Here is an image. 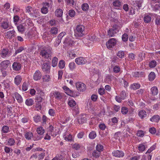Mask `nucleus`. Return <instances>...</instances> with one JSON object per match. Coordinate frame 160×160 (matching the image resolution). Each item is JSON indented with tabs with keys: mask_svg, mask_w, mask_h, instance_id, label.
<instances>
[{
	"mask_svg": "<svg viewBox=\"0 0 160 160\" xmlns=\"http://www.w3.org/2000/svg\"><path fill=\"white\" fill-rule=\"evenodd\" d=\"M68 103L69 106L71 107L75 106L76 104L75 101L73 99L68 100Z\"/></svg>",
	"mask_w": 160,
	"mask_h": 160,
	"instance_id": "58836bf2",
	"label": "nucleus"
},
{
	"mask_svg": "<svg viewBox=\"0 0 160 160\" xmlns=\"http://www.w3.org/2000/svg\"><path fill=\"white\" fill-rule=\"evenodd\" d=\"M41 135L39 134H36L34 136H33V140L34 141H38L40 140L42 137L41 136Z\"/></svg>",
	"mask_w": 160,
	"mask_h": 160,
	"instance_id": "4d7b16f0",
	"label": "nucleus"
},
{
	"mask_svg": "<svg viewBox=\"0 0 160 160\" xmlns=\"http://www.w3.org/2000/svg\"><path fill=\"white\" fill-rule=\"evenodd\" d=\"M63 137L66 141L71 142L73 140L72 135L68 132L64 133L63 135Z\"/></svg>",
	"mask_w": 160,
	"mask_h": 160,
	"instance_id": "ddd939ff",
	"label": "nucleus"
},
{
	"mask_svg": "<svg viewBox=\"0 0 160 160\" xmlns=\"http://www.w3.org/2000/svg\"><path fill=\"white\" fill-rule=\"evenodd\" d=\"M138 115L141 118L143 119L147 116L146 112L143 110H141L138 112Z\"/></svg>",
	"mask_w": 160,
	"mask_h": 160,
	"instance_id": "f704fd0d",
	"label": "nucleus"
},
{
	"mask_svg": "<svg viewBox=\"0 0 160 160\" xmlns=\"http://www.w3.org/2000/svg\"><path fill=\"white\" fill-rule=\"evenodd\" d=\"M89 5L87 3H84L82 5V8L83 10L86 11L88 10L89 8Z\"/></svg>",
	"mask_w": 160,
	"mask_h": 160,
	"instance_id": "6e6d98bb",
	"label": "nucleus"
},
{
	"mask_svg": "<svg viewBox=\"0 0 160 160\" xmlns=\"http://www.w3.org/2000/svg\"><path fill=\"white\" fill-rule=\"evenodd\" d=\"M101 154V152L96 150H94L92 153V155L93 157L95 158H98L99 157Z\"/></svg>",
	"mask_w": 160,
	"mask_h": 160,
	"instance_id": "c03bdc74",
	"label": "nucleus"
},
{
	"mask_svg": "<svg viewBox=\"0 0 160 160\" xmlns=\"http://www.w3.org/2000/svg\"><path fill=\"white\" fill-rule=\"evenodd\" d=\"M36 130L38 134L40 135H42L45 132L44 129L41 126H39L37 128Z\"/></svg>",
	"mask_w": 160,
	"mask_h": 160,
	"instance_id": "393cba45",
	"label": "nucleus"
},
{
	"mask_svg": "<svg viewBox=\"0 0 160 160\" xmlns=\"http://www.w3.org/2000/svg\"><path fill=\"white\" fill-rule=\"evenodd\" d=\"M52 49L50 47H44L41 51L40 54L43 57L48 59L52 56Z\"/></svg>",
	"mask_w": 160,
	"mask_h": 160,
	"instance_id": "7ed1b4c3",
	"label": "nucleus"
},
{
	"mask_svg": "<svg viewBox=\"0 0 160 160\" xmlns=\"http://www.w3.org/2000/svg\"><path fill=\"white\" fill-rule=\"evenodd\" d=\"M29 84L28 82H24L22 84V91H25L28 90Z\"/></svg>",
	"mask_w": 160,
	"mask_h": 160,
	"instance_id": "37998d69",
	"label": "nucleus"
},
{
	"mask_svg": "<svg viewBox=\"0 0 160 160\" xmlns=\"http://www.w3.org/2000/svg\"><path fill=\"white\" fill-rule=\"evenodd\" d=\"M149 66L151 68L155 67L157 65V62L155 60H152L150 62Z\"/></svg>",
	"mask_w": 160,
	"mask_h": 160,
	"instance_id": "5fc2aeb1",
	"label": "nucleus"
},
{
	"mask_svg": "<svg viewBox=\"0 0 160 160\" xmlns=\"http://www.w3.org/2000/svg\"><path fill=\"white\" fill-rule=\"evenodd\" d=\"M146 147L144 143H141L139 145L138 147V149L140 152H142L145 149Z\"/></svg>",
	"mask_w": 160,
	"mask_h": 160,
	"instance_id": "4c0bfd02",
	"label": "nucleus"
},
{
	"mask_svg": "<svg viewBox=\"0 0 160 160\" xmlns=\"http://www.w3.org/2000/svg\"><path fill=\"white\" fill-rule=\"evenodd\" d=\"M50 65L47 63H44L42 65V69L44 72H50Z\"/></svg>",
	"mask_w": 160,
	"mask_h": 160,
	"instance_id": "f3484780",
	"label": "nucleus"
},
{
	"mask_svg": "<svg viewBox=\"0 0 160 160\" xmlns=\"http://www.w3.org/2000/svg\"><path fill=\"white\" fill-rule=\"evenodd\" d=\"M67 5L73 7L75 4L74 0H68L67 2Z\"/></svg>",
	"mask_w": 160,
	"mask_h": 160,
	"instance_id": "bf43d9fd",
	"label": "nucleus"
},
{
	"mask_svg": "<svg viewBox=\"0 0 160 160\" xmlns=\"http://www.w3.org/2000/svg\"><path fill=\"white\" fill-rule=\"evenodd\" d=\"M32 24L30 18L27 19L25 22L20 24L17 27L18 31L21 33H23L26 30L32 27Z\"/></svg>",
	"mask_w": 160,
	"mask_h": 160,
	"instance_id": "f257e3e1",
	"label": "nucleus"
},
{
	"mask_svg": "<svg viewBox=\"0 0 160 160\" xmlns=\"http://www.w3.org/2000/svg\"><path fill=\"white\" fill-rule=\"evenodd\" d=\"M116 79V78L112 75H107L106 76L105 80L106 82L109 83L113 80L115 81Z\"/></svg>",
	"mask_w": 160,
	"mask_h": 160,
	"instance_id": "aec40b11",
	"label": "nucleus"
},
{
	"mask_svg": "<svg viewBox=\"0 0 160 160\" xmlns=\"http://www.w3.org/2000/svg\"><path fill=\"white\" fill-rule=\"evenodd\" d=\"M9 128L8 126H4L2 128V131L3 133H8L9 132Z\"/></svg>",
	"mask_w": 160,
	"mask_h": 160,
	"instance_id": "3c124183",
	"label": "nucleus"
},
{
	"mask_svg": "<svg viewBox=\"0 0 160 160\" xmlns=\"http://www.w3.org/2000/svg\"><path fill=\"white\" fill-rule=\"evenodd\" d=\"M30 16L33 19L38 18L39 16V12L38 10L37 9H34Z\"/></svg>",
	"mask_w": 160,
	"mask_h": 160,
	"instance_id": "a211bd4d",
	"label": "nucleus"
},
{
	"mask_svg": "<svg viewBox=\"0 0 160 160\" xmlns=\"http://www.w3.org/2000/svg\"><path fill=\"white\" fill-rule=\"evenodd\" d=\"M85 34L84 27L82 25H78L74 30V35L77 38L82 37Z\"/></svg>",
	"mask_w": 160,
	"mask_h": 160,
	"instance_id": "f03ea898",
	"label": "nucleus"
},
{
	"mask_svg": "<svg viewBox=\"0 0 160 160\" xmlns=\"http://www.w3.org/2000/svg\"><path fill=\"white\" fill-rule=\"evenodd\" d=\"M62 88L65 92L68 95L70 96H71L74 97L75 96V95L73 94V92L69 88H68L66 86H64L62 87Z\"/></svg>",
	"mask_w": 160,
	"mask_h": 160,
	"instance_id": "6ab92c4d",
	"label": "nucleus"
},
{
	"mask_svg": "<svg viewBox=\"0 0 160 160\" xmlns=\"http://www.w3.org/2000/svg\"><path fill=\"white\" fill-rule=\"evenodd\" d=\"M86 59L82 57L76 58L75 59V62L78 65L84 64L86 63Z\"/></svg>",
	"mask_w": 160,
	"mask_h": 160,
	"instance_id": "9b49d317",
	"label": "nucleus"
},
{
	"mask_svg": "<svg viewBox=\"0 0 160 160\" xmlns=\"http://www.w3.org/2000/svg\"><path fill=\"white\" fill-rule=\"evenodd\" d=\"M121 2L118 0H115L113 2V5L114 7H119L120 6Z\"/></svg>",
	"mask_w": 160,
	"mask_h": 160,
	"instance_id": "680f3d73",
	"label": "nucleus"
},
{
	"mask_svg": "<svg viewBox=\"0 0 160 160\" xmlns=\"http://www.w3.org/2000/svg\"><path fill=\"white\" fill-rule=\"evenodd\" d=\"M89 118L88 115L86 114H81L78 118V123L82 124L86 122L87 120Z\"/></svg>",
	"mask_w": 160,
	"mask_h": 160,
	"instance_id": "20e7f679",
	"label": "nucleus"
},
{
	"mask_svg": "<svg viewBox=\"0 0 160 160\" xmlns=\"http://www.w3.org/2000/svg\"><path fill=\"white\" fill-rule=\"evenodd\" d=\"M15 31L14 30L9 31L4 33V36L6 38L11 39L14 37Z\"/></svg>",
	"mask_w": 160,
	"mask_h": 160,
	"instance_id": "1a4fd4ad",
	"label": "nucleus"
},
{
	"mask_svg": "<svg viewBox=\"0 0 160 160\" xmlns=\"http://www.w3.org/2000/svg\"><path fill=\"white\" fill-rule=\"evenodd\" d=\"M156 75L155 73L153 72H151L148 75V78L149 81H152L154 80L155 78Z\"/></svg>",
	"mask_w": 160,
	"mask_h": 160,
	"instance_id": "79ce46f5",
	"label": "nucleus"
},
{
	"mask_svg": "<svg viewBox=\"0 0 160 160\" xmlns=\"http://www.w3.org/2000/svg\"><path fill=\"white\" fill-rule=\"evenodd\" d=\"M76 87L77 89L80 92H83L86 89V86L85 84L81 82H77L76 84Z\"/></svg>",
	"mask_w": 160,
	"mask_h": 160,
	"instance_id": "6e6552de",
	"label": "nucleus"
},
{
	"mask_svg": "<svg viewBox=\"0 0 160 160\" xmlns=\"http://www.w3.org/2000/svg\"><path fill=\"white\" fill-rule=\"evenodd\" d=\"M63 13L62 10L60 8L57 9L55 12V15L58 17H61L62 16Z\"/></svg>",
	"mask_w": 160,
	"mask_h": 160,
	"instance_id": "a878e982",
	"label": "nucleus"
},
{
	"mask_svg": "<svg viewBox=\"0 0 160 160\" xmlns=\"http://www.w3.org/2000/svg\"><path fill=\"white\" fill-rule=\"evenodd\" d=\"M13 19L14 23L16 25L17 24L18 22L19 21L20 18L18 16L16 15H15L13 16Z\"/></svg>",
	"mask_w": 160,
	"mask_h": 160,
	"instance_id": "8fccbe9b",
	"label": "nucleus"
},
{
	"mask_svg": "<svg viewBox=\"0 0 160 160\" xmlns=\"http://www.w3.org/2000/svg\"><path fill=\"white\" fill-rule=\"evenodd\" d=\"M24 136L27 140H29L33 138V134L30 132H27L25 133Z\"/></svg>",
	"mask_w": 160,
	"mask_h": 160,
	"instance_id": "cd10ccee",
	"label": "nucleus"
},
{
	"mask_svg": "<svg viewBox=\"0 0 160 160\" xmlns=\"http://www.w3.org/2000/svg\"><path fill=\"white\" fill-rule=\"evenodd\" d=\"M22 80L21 77L20 75H17L14 78V82L16 85H18L21 83Z\"/></svg>",
	"mask_w": 160,
	"mask_h": 160,
	"instance_id": "bb28decb",
	"label": "nucleus"
},
{
	"mask_svg": "<svg viewBox=\"0 0 160 160\" xmlns=\"http://www.w3.org/2000/svg\"><path fill=\"white\" fill-rule=\"evenodd\" d=\"M159 119V116L158 115H154L150 119V120L152 122H158Z\"/></svg>",
	"mask_w": 160,
	"mask_h": 160,
	"instance_id": "a19ab883",
	"label": "nucleus"
},
{
	"mask_svg": "<svg viewBox=\"0 0 160 160\" xmlns=\"http://www.w3.org/2000/svg\"><path fill=\"white\" fill-rule=\"evenodd\" d=\"M33 34V30L32 29L29 30L26 34V35L28 38H30Z\"/></svg>",
	"mask_w": 160,
	"mask_h": 160,
	"instance_id": "338daca9",
	"label": "nucleus"
},
{
	"mask_svg": "<svg viewBox=\"0 0 160 160\" xmlns=\"http://www.w3.org/2000/svg\"><path fill=\"white\" fill-rule=\"evenodd\" d=\"M34 9L32 8L30 6H27L26 7L25 10L26 13H28L30 15L32 12L33 10Z\"/></svg>",
	"mask_w": 160,
	"mask_h": 160,
	"instance_id": "e433bc0d",
	"label": "nucleus"
},
{
	"mask_svg": "<svg viewBox=\"0 0 160 160\" xmlns=\"http://www.w3.org/2000/svg\"><path fill=\"white\" fill-rule=\"evenodd\" d=\"M33 118L34 121L36 122H40L41 119V117L38 115H35Z\"/></svg>",
	"mask_w": 160,
	"mask_h": 160,
	"instance_id": "13d9d810",
	"label": "nucleus"
},
{
	"mask_svg": "<svg viewBox=\"0 0 160 160\" xmlns=\"http://www.w3.org/2000/svg\"><path fill=\"white\" fill-rule=\"evenodd\" d=\"M118 32V30L116 28H110L108 31V35L109 37H113Z\"/></svg>",
	"mask_w": 160,
	"mask_h": 160,
	"instance_id": "4468645a",
	"label": "nucleus"
},
{
	"mask_svg": "<svg viewBox=\"0 0 160 160\" xmlns=\"http://www.w3.org/2000/svg\"><path fill=\"white\" fill-rule=\"evenodd\" d=\"M112 154L113 156L118 158H120L124 156V153L122 151L116 150L113 151L112 152Z\"/></svg>",
	"mask_w": 160,
	"mask_h": 160,
	"instance_id": "f8f14e48",
	"label": "nucleus"
},
{
	"mask_svg": "<svg viewBox=\"0 0 160 160\" xmlns=\"http://www.w3.org/2000/svg\"><path fill=\"white\" fill-rule=\"evenodd\" d=\"M64 43L68 44L69 45H72L73 43V41L72 39L69 37L66 38L64 41Z\"/></svg>",
	"mask_w": 160,
	"mask_h": 160,
	"instance_id": "2f4dec72",
	"label": "nucleus"
},
{
	"mask_svg": "<svg viewBox=\"0 0 160 160\" xmlns=\"http://www.w3.org/2000/svg\"><path fill=\"white\" fill-rule=\"evenodd\" d=\"M96 150L101 152L103 150V147L101 144H98L96 147Z\"/></svg>",
	"mask_w": 160,
	"mask_h": 160,
	"instance_id": "a18cd8bd",
	"label": "nucleus"
},
{
	"mask_svg": "<svg viewBox=\"0 0 160 160\" xmlns=\"http://www.w3.org/2000/svg\"><path fill=\"white\" fill-rule=\"evenodd\" d=\"M140 85L138 83H135L132 84L130 86L131 89L133 90H136L140 88Z\"/></svg>",
	"mask_w": 160,
	"mask_h": 160,
	"instance_id": "ea45409f",
	"label": "nucleus"
},
{
	"mask_svg": "<svg viewBox=\"0 0 160 160\" xmlns=\"http://www.w3.org/2000/svg\"><path fill=\"white\" fill-rule=\"evenodd\" d=\"M20 10L19 8L17 5H13V8L12 9L13 13L15 14H17L19 12Z\"/></svg>",
	"mask_w": 160,
	"mask_h": 160,
	"instance_id": "49530a36",
	"label": "nucleus"
},
{
	"mask_svg": "<svg viewBox=\"0 0 160 160\" xmlns=\"http://www.w3.org/2000/svg\"><path fill=\"white\" fill-rule=\"evenodd\" d=\"M48 4L47 3L43 4L42 7L41 9V12L42 13L44 14H46L48 13V8L45 7V6H48Z\"/></svg>",
	"mask_w": 160,
	"mask_h": 160,
	"instance_id": "5701e85b",
	"label": "nucleus"
},
{
	"mask_svg": "<svg viewBox=\"0 0 160 160\" xmlns=\"http://www.w3.org/2000/svg\"><path fill=\"white\" fill-rule=\"evenodd\" d=\"M42 76L41 72L39 70L36 71L33 75V78L35 81L40 80Z\"/></svg>",
	"mask_w": 160,
	"mask_h": 160,
	"instance_id": "dca6fc26",
	"label": "nucleus"
},
{
	"mask_svg": "<svg viewBox=\"0 0 160 160\" xmlns=\"http://www.w3.org/2000/svg\"><path fill=\"white\" fill-rule=\"evenodd\" d=\"M15 143V142L13 139L10 138L8 139V144L9 145L11 146H12L14 145Z\"/></svg>",
	"mask_w": 160,
	"mask_h": 160,
	"instance_id": "69168bd1",
	"label": "nucleus"
},
{
	"mask_svg": "<svg viewBox=\"0 0 160 160\" xmlns=\"http://www.w3.org/2000/svg\"><path fill=\"white\" fill-rule=\"evenodd\" d=\"M143 20L145 23H148L150 22L151 20V14L145 15L143 18Z\"/></svg>",
	"mask_w": 160,
	"mask_h": 160,
	"instance_id": "c756f323",
	"label": "nucleus"
},
{
	"mask_svg": "<svg viewBox=\"0 0 160 160\" xmlns=\"http://www.w3.org/2000/svg\"><path fill=\"white\" fill-rule=\"evenodd\" d=\"M50 79V76L49 75H45L42 77L43 81L45 82H48L49 81Z\"/></svg>",
	"mask_w": 160,
	"mask_h": 160,
	"instance_id": "864d4df0",
	"label": "nucleus"
},
{
	"mask_svg": "<svg viewBox=\"0 0 160 160\" xmlns=\"http://www.w3.org/2000/svg\"><path fill=\"white\" fill-rule=\"evenodd\" d=\"M58 59L56 57H54L52 59V65L53 67H56L58 64Z\"/></svg>",
	"mask_w": 160,
	"mask_h": 160,
	"instance_id": "473e14b6",
	"label": "nucleus"
},
{
	"mask_svg": "<svg viewBox=\"0 0 160 160\" xmlns=\"http://www.w3.org/2000/svg\"><path fill=\"white\" fill-rule=\"evenodd\" d=\"M72 148H73L75 150H78L82 148L83 147L81 144L78 143H75L72 145Z\"/></svg>",
	"mask_w": 160,
	"mask_h": 160,
	"instance_id": "7c9ffc66",
	"label": "nucleus"
},
{
	"mask_svg": "<svg viewBox=\"0 0 160 160\" xmlns=\"http://www.w3.org/2000/svg\"><path fill=\"white\" fill-rule=\"evenodd\" d=\"M96 136V132L94 131L92 132L89 134V137L91 139H94Z\"/></svg>",
	"mask_w": 160,
	"mask_h": 160,
	"instance_id": "e2e57ef3",
	"label": "nucleus"
},
{
	"mask_svg": "<svg viewBox=\"0 0 160 160\" xmlns=\"http://www.w3.org/2000/svg\"><path fill=\"white\" fill-rule=\"evenodd\" d=\"M54 96L57 99H60L62 97V93L58 91L52 92L50 94V97H53Z\"/></svg>",
	"mask_w": 160,
	"mask_h": 160,
	"instance_id": "9d476101",
	"label": "nucleus"
},
{
	"mask_svg": "<svg viewBox=\"0 0 160 160\" xmlns=\"http://www.w3.org/2000/svg\"><path fill=\"white\" fill-rule=\"evenodd\" d=\"M36 90L37 93L39 94L41 96H44V92L40 88H37Z\"/></svg>",
	"mask_w": 160,
	"mask_h": 160,
	"instance_id": "052dcab7",
	"label": "nucleus"
},
{
	"mask_svg": "<svg viewBox=\"0 0 160 160\" xmlns=\"http://www.w3.org/2000/svg\"><path fill=\"white\" fill-rule=\"evenodd\" d=\"M34 103L33 100L32 99L29 98L26 100L25 104L28 106L32 105Z\"/></svg>",
	"mask_w": 160,
	"mask_h": 160,
	"instance_id": "c9c22d12",
	"label": "nucleus"
},
{
	"mask_svg": "<svg viewBox=\"0 0 160 160\" xmlns=\"http://www.w3.org/2000/svg\"><path fill=\"white\" fill-rule=\"evenodd\" d=\"M69 69L71 70H72L76 68V64L75 63L73 62H70L68 65Z\"/></svg>",
	"mask_w": 160,
	"mask_h": 160,
	"instance_id": "603ef678",
	"label": "nucleus"
},
{
	"mask_svg": "<svg viewBox=\"0 0 160 160\" xmlns=\"http://www.w3.org/2000/svg\"><path fill=\"white\" fill-rule=\"evenodd\" d=\"M10 62L9 60H5L2 62L0 64V69L1 71L6 70L9 65Z\"/></svg>",
	"mask_w": 160,
	"mask_h": 160,
	"instance_id": "0eeeda50",
	"label": "nucleus"
},
{
	"mask_svg": "<svg viewBox=\"0 0 160 160\" xmlns=\"http://www.w3.org/2000/svg\"><path fill=\"white\" fill-rule=\"evenodd\" d=\"M121 112L122 114H126L128 112V108L125 107H122L121 108Z\"/></svg>",
	"mask_w": 160,
	"mask_h": 160,
	"instance_id": "0e129e2a",
	"label": "nucleus"
},
{
	"mask_svg": "<svg viewBox=\"0 0 160 160\" xmlns=\"http://www.w3.org/2000/svg\"><path fill=\"white\" fill-rule=\"evenodd\" d=\"M9 22L4 21L1 23V27L4 29H7L9 27Z\"/></svg>",
	"mask_w": 160,
	"mask_h": 160,
	"instance_id": "72a5a7b5",
	"label": "nucleus"
},
{
	"mask_svg": "<svg viewBox=\"0 0 160 160\" xmlns=\"http://www.w3.org/2000/svg\"><path fill=\"white\" fill-rule=\"evenodd\" d=\"M116 42L117 41L115 39L112 38L106 42V45L108 48L111 49L116 44Z\"/></svg>",
	"mask_w": 160,
	"mask_h": 160,
	"instance_id": "423d86ee",
	"label": "nucleus"
},
{
	"mask_svg": "<svg viewBox=\"0 0 160 160\" xmlns=\"http://www.w3.org/2000/svg\"><path fill=\"white\" fill-rule=\"evenodd\" d=\"M117 56L120 58H122L124 56V53L123 51H119L117 53Z\"/></svg>",
	"mask_w": 160,
	"mask_h": 160,
	"instance_id": "774afa93",
	"label": "nucleus"
},
{
	"mask_svg": "<svg viewBox=\"0 0 160 160\" xmlns=\"http://www.w3.org/2000/svg\"><path fill=\"white\" fill-rule=\"evenodd\" d=\"M67 56L69 58V59H72L76 57V54L74 50H71L68 52Z\"/></svg>",
	"mask_w": 160,
	"mask_h": 160,
	"instance_id": "412c9836",
	"label": "nucleus"
},
{
	"mask_svg": "<svg viewBox=\"0 0 160 160\" xmlns=\"http://www.w3.org/2000/svg\"><path fill=\"white\" fill-rule=\"evenodd\" d=\"M13 96L15 97L18 102L19 103H21L22 102L23 99L22 96L18 93H15L14 94Z\"/></svg>",
	"mask_w": 160,
	"mask_h": 160,
	"instance_id": "b1692460",
	"label": "nucleus"
},
{
	"mask_svg": "<svg viewBox=\"0 0 160 160\" xmlns=\"http://www.w3.org/2000/svg\"><path fill=\"white\" fill-rule=\"evenodd\" d=\"M12 68L15 71H18L21 68V65L19 63L14 62L12 65Z\"/></svg>",
	"mask_w": 160,
	"mask_h": 160,
	"instance_id": "4be33fe9",
	"label": "nucleus"
},
{
	"mask_svg": "<svg viewBox=\"0 0 160 160\" xmlns=\"http://www.w3.org/2000/svg\"><path fill=\"white\" fill-rule=\"evenodd\" d=\"M0 55L2 58H5L9 56V50L8 49H3L1 50Z\"/></svg>",
	"mask_w": 160,
	"mask_h": 160,
	"instance_id": "2eb2a0df",
	"label": "nucleus"
},
{
	"mask_svg": "<svg viewBox=\"0 0 160 160\" xmlns=\"http://www.w3.org/2000/svg\"><path fill=\"white\" fill-rule=\"evenodd\" d=\"M151 91L152 94L154 96L157 95L158 92V89L156 86L152 87L151 89Z\"/></svg>",
	"mask_w": 160,
	"mask_h": 160,
	"instance_id": "c85d7f7f",
	"label": "nucleus"
},
{
	"mask_svg": "<svg viewBox=\"0 0 160 160\" xmlns=\"http://www.w3.org/2000/svg\"><path fill=\"white\" fill-rule=\"evenodd\" d=\"M48 132L49 134H50L53 137H55L58 134L56 128L52 125H50L49 127Z\"/></svg>",
	"mask_w": 160,
	"mask_h": 160,
	"instance_id": "39448f33",
	"label": "nucleus"
},
{
	"mask_svg": "<svg viewBox=\"0 0 160 160\" xmlns=\"http://www.w3.org/2000/svg\"><path fill=\"white\" fill-rule=\"evenodd\" d=\"M65 62L63 60H61L58 63V66L60 69H63L65 66Z\"/></svg>",
	"mask_w": 160,
	"mask_h": 160,
	"instance_id": "de8ad7c7",
	"label": "nucleus"
},
{
	"mask_svg": "<svg viewBox=\"0 0 160 160\" xmlns=\"http://www.w3.org/2000/svg\"><path fill=\"white\" fill-rule=\"evenodd\" d=\"M61 122L62 123H66L69 120V118L68 117H66L64 116L62 117H61Z\"/></svg>",
	"mask_w": 160,
	"mask_h": 160,
	"instance_id": "09e8293b",
	"label": "nucleus"
}]
</instances>
